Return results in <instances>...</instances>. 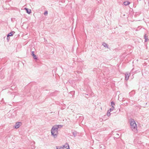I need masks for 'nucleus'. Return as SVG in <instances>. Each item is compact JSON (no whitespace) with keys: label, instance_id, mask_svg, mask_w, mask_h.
<instances>
[{"label":"nucleus","instance_id":"nucleus-5","mask_svg":"<svg viewBox=\"0 0 149 149\" xmlns=\"http://www.w3.org/2000/svg\"><path fill=\"white\" fill-rule=\"evenodd\" d=\"M63 148H66V149H70L69 144L67 143H66L64 145H63Z\"/></svg>","mask_w":149,"mask_h":149},{"label":"nucleus","instance_id":"nucleus-22","mask_svg":"<svg viewBox=\"0 0 149 149\" xmlns=\"http://www.w3.org/2000/svg\"><path fill=\"white\" fill-rule=\"evenodd\" d=\"M132 92H134L135 93V92H134V91H132Z\"/></svg>","mask_w":149,"mask_h":149},{"label":"nucleus","instance_id":"nucleus-21","mask_svg":"<svg viewBox=\"0 0 149 149\" xmlns=\"http://www.w3.org/2000/svg\"><path fill=\"white\" fill-rule=\"evenodd\" d=\"M77 72L78 73H79V74L80 73V72L79 71H78Z\"/></svg>","mask_w":149,"mask_h":149},{"label":"nucleus","instance_id":"nucleus-13","mask_svg":"<svg viewBox=\"0 0 149 149\" xmlns=\"http://www.w3.org/2000/svg\"><path fill=\"white\" fill-rule=\"evenodd\" d=\"M111 115V113H110V111L109 110H108L107 111V115L109 116H110Z\"/></svg>","mask_w":149,"mask_h":149},{"label":"nucleus","instance_id":"nucleus-12","mask_svg":"<svg viewBox=\"0 0 149 149\" xmlns=\"http://www.w3.org/2000/svg\"><path fill=\"white\" fill-rule=\"evenodd\" d=\"M104 148V146L103 145H100L99 146L100 149H103Z\"/></svg>","mask_w":149,"mask_h":149},{"label":"nucleus","instance_id":"nucleus-17","mask_svg":"<svg viewBox=\"0 0 149 149\" xmlns=\"http://www.w3.org/2000/svg\"><path fill=\"white\" fill-rule=\"evenodd\" d=\"M56 149H64L62 147H56Z\"/></svg>","mask_w":149,"mask_h":149},{"label":"nucleus","instance_id":"nucleus-20","mask_svg":"<svg viewBox=\"0 0 149 149\" xmlns=\"http://www.w3.org/2000/svg\"><path fill=\"white\" fill-rule=\"evenodd\" d=\"M10 39L9 37L8 38V36H7V39L8 40Z\"/></svg>","mask_w":149,"mask_h":149},{"label":"nucleus","instance_id":"nucleus-10","mask_svg":"<svg viewBox=\"0 0 149 149\" xmlns=\"http://www.w3.org/2000/svg\"><path fill=\"white\" fill-rule=\"evenodd\" d=\"M102 45L106 48H108L107 44L105 42H104L102 43Z\"/></svg>","mask_w":149,"mask_h":149},{"label":"nucleus","instance_id":"nucleus-2","mask_svg":"<svg viewBox=\"0 0 149 149\" xmlns=\"http://www.w3.org/2000/svg\"><path fill=\"white\" fill-rule=\"evenodd\" d=\"M130 128L132 131L134 132H137V126L135 121L133 119H131L130 120Z\"/></svg>","mask_w":149,"mask_h":149},{"label":"nucleus","instance_id":"nucleus-8","mask_svg":"<svg viewBox=\"0 0 149 149\" xmlns=\"http://www.w3.org/2000/svg\"><path fill=\"white\" fill-rule=\"evenodd\" d=\"M144 38L145 39V42H146L149 41V39L148 37L146 36V35L145 34L144 36Z\"/></svg>","mask_w":149,"mask_h":149},{"label":"nucleus","instance_id":"nucleus-19","mask_svg":"<svg viewBox=\"0 0 149 149\" xmlns=\"http://www.w3.org/2000/svg\"><path fill=\"white\" fill-rule=\"evenodd\" d=\"M116 138H118L120 137L119 134H116Z\"/></svg>","mask_w":149,"mask_h":149},{"label":"nucleus","instance_id":"nucleus-1","mask_svg":"<svg viewBox=\"0 0 149 149\" xmlns=\"http://www.w3.org/2000/svg\"><path fill=\"white\" fill-rule=\"evenodd\" d=\"M62 125H56L54 126L52 128L51 131V135L54 138H57L58 134V130L59 128L60 127H62Z\"/></svg>","mask_w":149,"mask_h":149},{"label":"nucleus","instance_id":"nucleus-23","mask_svg":"<svg viewBox=\"0 0 149 149\" xmlns=\"http://www.w3.org/2000/svg\"><path fill=\"white\" fill-rule=\"evenodd\" d=\"M120 111V109H119V111Z\"/></svg>","mask_w":149,"mask_h":149},{"label":"nucleus","instance_id":"nucleus-3","mask_svg":"<svg viewBox=\"0 0 149 149\" xmlns=\"http://www.w3.org/2000/svg\"><path fill=\"white\" fill-rule=\"evenodd\" d=\"M21 124V122H17L16 123L15 125V128L16 129H17L19 128Z\"/></svg>","mask_w":149,"mask_h":149},{"label":"nucleus","instance_id":"nucleus-18","mask_svg":"<svg viewBox=\"0 0 149 149\" xmlns=\"http://www.w3.org/2000/svg\"><path fill=\"white\" fill-rule=\"evenodd\" d=\"M44 15H47L48 14V11H45L44 13Z\"/></svg>","mask_w":149,"mask_h":149},{"label":"nucleus","instance_id":"nucleus-11","mask_svg":"<svg viewBox=\"0 0 149 149\" xmlns=\"http://www.w3.org/2000/svg\"><path fill=\"white\" fill-rule=\"evenodd\" d=\"M123 3L125 5L127 6L130 3L129 1H127L124 2Z\"/></svg>","mask_w":149,"mask_h":149},{"label":"nucleus","instance_id":"nucleus-9","mask_svg":"<svg viewBox=\"0 0 149 149\" xmlns=\"http://www.w3.org/2000/svg\"><path fill=\"white\" fill-rule=\"evenodd\" d=\"M125 79L126 80H127L129 79V75L128 73H126L125 74Z\"/></svg>","mask_w":149,"mask_h":149},{"label":"nucleus","instance_id":"nucleus-6","mask_svg":"<svg viewBox=\"0 0 149 149\" xmlns=\"http://www.w3.org/2000/svg\"><path fill=\"white\" fill-rule=\"evenodd\" d=\"M15 33V32L14 31H12L9 33L7 36H8V38L10 36H13V34Z\"/></svg>","mask_w":149,"mask_h":149},{"label":"nucleus","instance_id":"nucleus-14","mask_svg":"<svg viewBox=\"0 0 149 149\" xmlns=\"http://www.w3.org/2000/svg\"><path fill=\"white\" fill-rule=\"evenodd\" d=\"M72 134L74 137H75L77 134V132L76 131H74L72 132Z\"/></svg>","mask_w":149,"mask_h":149},{"label":"nucleus","instance_id":"nucleus-7","mask_svg":"<svg viewBox=\"0 0 149 149\" xmlns=\"http://www.w3.org/2000/svg\"><path fill=\"white\" fill-rule=\"evenodd\" d=\"M24 9L26 10V12L28 14H30L31 13V10L30 9H29L28 8H25Z\"/></svg>","mask_w":149,"mask_h":149},{"label":"nucleus","instance_id":"nucleus-4","mask_svg":"<svg viewBox=\"0 0 149 149\" xmlns=\"http://www.w3.org/2000/svg\"><path fill=\"white\" fill-rule=\"evenodd\" d=\"M31 55L33 56V59L35 60H37L38 59V58L37 56L34 54V51H32L31 52Z\"/></svg>","mask_w":149,"mask_h":149},{"label":"nucleus","instance_id":"nucleus-15","mask_svg":"<svg viewBox=\"0 0 149 149\" xmlns=\"http://www.w3.org/2000/svg\"><path fill=\"white\" fill-rule=\"evenodd\" d=\"M111 105L112 107H114L113 106L115 105V103L113 101L111 102Z\"/></svg>","mask_w":149,"mask_h":149},{"label":"nucleus","instance_id":"nucleus-16","mask_svg":"<svg viewBox=\"0 0 149 149\" xmlns=\"http://www.w3.org/2000/svg\"><path fill=\"white\" fill-rule=\"evenodd\" d=\"M114 109V107H112L109 110L110 112L111 111H113Z\"/></svg>","mask_w":149,"mask_h":149}]
</instances>
